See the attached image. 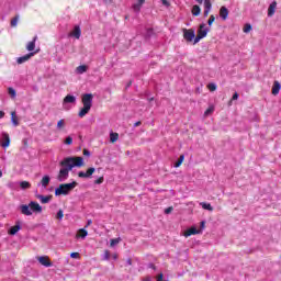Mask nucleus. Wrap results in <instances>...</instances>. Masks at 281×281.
Wrapping results in <instances>:
<instances>
[{"mask_svg": "<svg viewBox=\"0 0 281 281\" xmlns=\"http://www.w3.org/2000/svg\"><path fill=\"white\" fill-rule=\"evenodd\" d=\"M183 159H186L184 155H181L178 159V161L175 162V168H179L181 166V164H183Z\"/></svg>", "mask_w": 281, "mask_h": 281, "instance_id": "c85d7f7f", "label": "nucleus"}, {"mask_svg": "<svg viewBox=\"0 0 281 281\" xmlns=\"http://www.w3.org/2000/svg\"><path fill=\"white\" fill-rule=\"evenodd\" d=\"M183 38L187 41V43H192L194 41V36H196V33L194 32V29H183Z\"/></svg>", "mask_w": 281, "mask_h": 281, "instance_id": "20e7f679", "label": "nucleus"}, {"mask_svg": "<svg viewBox=\"0 0 281 281\" xmlns=\"http://www.w3.org/2000/svg\"><path fill=\"white\" fill-rule=\"evenodd\" d=\"M0 177H3V171L0 170Z\"/></svg>", "mask_w": 281, "mask_h": 281, "instance_id": "69168bd1", "label": "nucleus"}, {"mask_svg": "<svg viewBox=\"0 0 281 281\" xmlns=\"http://www.w3.org/2000/svg\"><path fill=\"white\" fill-rule=\"evenodd\" d=\"M3 117H5V112L0 111V120L3 119Z\"/></svg>", "mask_w": 281, "mask_h": 281, "instance_id": "4d7b16f0", "label": "nucleus"}, {"mask_svg": "<svg viewBox=\"0 0 281 281\" xmlns=\"http://www.w3.org/2000/svg\"><path fill=\"white\" fill-rule=\"evenodd\" d=\"M280 89L281 85L279 83V81H274L272 87V95H278V93H280Z\"/></svg>", "mask_w": 281, "mask_h": 281, "instance_id": "aec40b11", "label": "nucleus"}, {"mask_svg": "<svg viewBox=\"0 0 281 281\" xmlns=\"http://www.w3.org/2000/svg\"><path fill=\"white\" fill-rule=\"evenodd\" d=\"M214 21H216V18L214 15H211L209 21H207V24L212 25V23H214Z\"/></svg>", "mask_w": 281, "mask_h": 281, "instance_id": "37998d69", "label": "nucleus"}, {"mask_svg": "<svg viewBox=\"0 0 281 281\" xmlns=\"http://www.w3.org/2000/svg\"><path fill=\"white\" fill-rule=\"evenodd\" d=\"M65 144L67 146H71L74 144V138L71 136L66 137Z\"/></svg>", "mask_w": 281, "mask_h": 281, "instance_id": "f704fd0d", "label": "nucleus"}, {"mask_svg": "<svg viewBox=\"0 0 281 281\" xmlns=\"http://www.w3.org/2000/svg\"><path fill=\"white\" fill-rule=\"evenodd\" d=\"M121 238H114L110 240V247H115V245H120Z\"/></svg>", "mask_w": 281, "mask_h": 281, "instance_id": "7c9ffc66", "label": "nucleus"}, {"mask_svg": "<svg viewBox=\"0 0 281 281\" xmlns=\"http://www.w3.org/2000/svg\"><path fill=\"white\" fill-rule=\"evenodd\" d=\"M110 258H111V252H109V250H105L104 260H109Z\"/></svg>", "mask_w": 281, "mask_h": 281, "instance_id": "49530a36", "label": "nucleus"}, {"mask_svg": "<svg viewBox=\"0 0 281 281\" xmlns=\"http://www.w3.org/2000/svg\"><path fill=\"white\" fill-rule=\"evenodd\" d=\"M81 102L83 104V108L79 111V116L85 117L87 113L91 111V108L93 106V94L86 93L82 95Z\"/></svg>", "mask_w": 281, "mask_h": 281, "instance_id": "f03ea898", "label": "nucleus"}, {"mask_svg": "<svg viewBox=\"0 0 281 281\" xmlns=\"http://www.w3.org/2000/svg\"><path fill=\"white\" fill-rule=\"evenodd\" d=\"M78 177H79L80 179H87V172H85V171H79V172H78Z\"/></svg>", "mask_w": 281, "mask_h": 281, "instance_id": "ea45409f", "label": "nucleus"}, {"mask_svg": "<svg viewBox=\"0 0 281 281\" xmlns=\"http://www.w3.org/2000/svg\"><path fill=\"white\" fill-rule=\"evenodd\" d=\"M113 259H114V260H117V255H114V256H113Z\"/></svg>", "mask_w": 281, "mask_h": 281, "instance_id": "0e129e2a", "label": "nucleus"}, {"mask_svg": "<svg viewBox=\"0 0 281 281\" xmlns=\"http://www.w3.org/2000/svg\"><path fill=\"white\" fill-rule=\"evenodd\" d=\"M117 139H120V134H117V133L110 134V142H112V144H115V142H117Z\"/></svg>", "mask_w": 281, "mask_h": 281, "instance_id": "bb28decb", "label": "nucleus"}, {"mask_svg": "<svg viewBox=\"0 0 281 281\" xmlns=\"http://www.w3.org/2000/svg\"><path fill=\"white\" fill-rule=\"evenodd\" d=\"M203 37H200L199 35L194 36L193 38V45H196Z\"/></svg>", "mask_w": 281, "mask_h": 281, "instance_id": "c03bdc74", "label": "nucleus"}, {"mask_svg": "<svg viewBox=\"0 0 281 281\" xmlns=\"http://www.w3.org/2000/svg\"><path fill=\"white\" fill-rule=\"evenodd\" d=\"M196 3H203V0H195ZM212 10V1L211 0H204V16H209L210 11Z\"/></svg>", "mask_w": 281, "mask_h": 281, "instance_id": "423d86ee", "label": "nucleus"}, {"mask_svg": "<svg viewBox=\"0 0 281 281\" xmlns=\"http://www.w3.org/2000/svg\"><path fill=\"white\" fill-rule=\"evenodd\" d=\"M81 34L82 31L80 30V26H75L72 36H75V38H80Z\"/></svg>", "mask_w": 281, "mask_h": 281, "instance_id": "b1692460", "label": "nucleus"}, {"mask_svg": "<svg viewBox=\"0 0 281 281\" xmlns=\"http://www.w3.org/2000/svg\"><path fill=\"white\" fill-rule=\"evenodd\" d=\"M138 3H134L132 5V10H134V12L136 14H139V12H142V5H144V3H146V0H137Z\"/></svg>", "mask_w": 281, "mask_h": 281, "instance_id": "9b49d317", "label": "nucleus"}, {"mask_svg": "<svg viewBox=\"0 0 281 281\" xmlns=\"http://www.w3.org/2000/svg\"><path fill=\"white\" fill-rule=\"evenodd\" d=\"M37 38H38V37L35 36V37L33 38V41H31V42L27 43V45H26L27 52L33 53L34 49H36V40H37Z\"/></svg>", "mask_w": 281, "mask_h": 281, "instance_id": "2eb2a0df", "label": "nucleus"}, {"mask_svg": "<svg viewBox=\"0 0 281 281\" xmlns=\"http://www.w3.org/2000/svg\"><path fill=\"white\" fill-rule=\"evenodd\" d=\"M63 126H65V120H59L57 123V130L60 131V128H63Z\"/></svg>", "mask_w": 281, "mask_h": 281, "instance_id": "e433bc0d", "label": "nucleus"}, {"mask_svg": "<svg viewBox=\"0 0 281 281\" xmlns=\"http://www.w3.org/2000/svg\"><path fill=\"white\" fill-rule=\"evenodd\" d=\"M126 265H128V266L133 265V259L128 258V259L126 260Z\"/></svg>", "mask_w": 281, "mask_h": 281, "instance_id": "6e6d98bb", "label": "nucleus"}, {"mask_svg": "<svg viewBox=\"0 0 281 281\" xmlns=\"http://www.w3.org/2000/svg\"><path fill=\"white\" fill-rule=\"evenodd\" d=\"M70 258H80V252H71Z\"/></svg>", "mask_w": 281, "mask_h": 281, "instance_id": "de8ad7c7", "label": "nucleus"}, {"mask_svg": "<svg viewBox=\"0 0 281 281\" xmlns=\"http://www.w3.org/2000/svg\"><path fill=\"white\" fill-rule=\"evenodd\" d=\"M35 54H38V50L33 52V53H29V54H26V55H24V56H22V57H19V58L16 59L18 65H23V63H27V60H30V58H32L33 56H35Z\"/></svg>", "mask_w": 281, "mask_h": 281, "instance_id": "0eeeda50", "label": "nucleus"}, {"mask_svg": "<svg viewBox=\"0 0 281 281\" xmlns=\"http://www.w3.org/2000/svg\"><path fill=\"white\" fill-rule=\"evenodd\" d=\"M18 23H19V15H16L11 20V27H16Z\"/></svg>", "mask_w": 281, "mask_h": 281, "instance_id": "2f4dec72", "label": "nucleus"}, {"mask_svg": "<svg viewBox=\"0 0 281 281\" xmlns=\"http://www.w3.org/2000/svg\"><path fill=\"white\" fill-rule=\"evenodd\" d=\"M232 100H238V92H235L232 97Z\"/></svg>", "mask_w": 281, "mask_h": 281, "instance_id": "864d4df0", "label": "nucleus"}, {"mask_svg": "<svg viewBox=\"0 0 281 281\" xmlns=\"http://www.w3.org/2000/svg\"><path fill=\"white\" fill-rule=\"evenodd\" d=\"M210 32L209 27H205V23L200 24L198 30V36L205 38L207 36V33Z\"/></svg>", "mask_w": 281, "mask_h": 281, "instance_id": "1a4fd4ad", "label": "nucleus"}, {"mask_svg": "<svg viewBox=\"0 0 281 281\" xmlns=\"http://www.w3.org/2000/svg\"><path fill=\"white\" fill-rule=\"evenodd\" d=\"M276 8H278V2L273 1L268 8V16L276 14Z\"/></svg>", "mask_w": 281, "mask_h": 281, "instance_id": "f3484780", "label": "nucleus"}, {"mask_svg": "<svg viewBox=\"0 0 281 281\" xmlns=\"http://www.w3.org/2000/svg\"><path fill=\"white\" fill-rule=\"evenodd\" d=\"M131 85H133V81H130V82L126 85V89H128V87H131Z\"/></svg>", "mask_w": 281, "mask_h": 281, "instance_id": "e2e57ef3", "label": "nucleus"}, {"mask_svg": "<svg viewBox=\"0 0 281 281\" xmlns=\"http://www.w3.org/2000/svg\"><path fill=\"white\" fill-rule=\"evenodd\" d=\"M94 183H95L97 186H100V183H104V177H100L99 179H97V180L94 181Z\"/></svg>", "mask_w": 281, "mask_h": 281, "instance_id": "79ce46f5", "label": "nucleus"}, {"mask_svg": "<svg viewBox=\"0 0 281 281\" xmlns=\"http://www.w3.org/2000/svg\"><path fill=\"white\" fill-rule=\"evenodd\" d=\"M19 232H21V221H16L15 225L12 226L9 231L8 234L10 236H16V234H19Z\"/></svg>", "mask_w": 281, "mask_h": 281, "instance_id": "6e6552de", "label": "nucleus"}, {"mask_svg": "<svg viewBox=\"0 0 281 281\" xmlns=\"http://www.w3.org/2000/svg\"><path fill=\"white\" fill-rule=\"evenodd\" d=\"M29 206L31 207V212L34 214H41V212H43V206H41L38 202L31 201Z\"/></svg>", "mask_w": 281, "mask_h": 281, "instance_id": "39448f33", "label": "nucleus"}, {"mask_svg": "<svg viewBox=\"0 0 281 281\" xmlns=\"http://www.w3.org/2000/svg\"><path fill=\"white\" fill-rule=\"evenodd\" d=\"M8 93L11 98H16V90H14V88H9Z\"/></svg>", "mask_w": 281, "mask_h": 281, "instance_id": "72a5a7b5", "label": "nucleus"}, {"mask_svg": "<svg viewBox=\"0 0 281 281\" xmlns=\"http://www.w3.org/2000/svg\"><path fill=\"white\" fill-rule=\"evenodd\" d=\"M143 281H153V278H150V277H145V278L143 279Z\"/></svg>", "mask_w": 281, "mask_h": 281, "instance_id": "052dcab7", "label": "nucleus"}, {"mask_svg": "<svg viewBox=\"0 0 281 281\" xmlns=\"http://www.w3.org/2000/svg\"><path fill=\"white\" fill-rule=\"evenodd\" d=\"M59 166L61 168L57 175V181L63 183V181H67V179H69L70 170H74V168H82V166H85V158L67 157L59 162Z\"/></svg>", "mask_w": 281, "mask_h": 281, "instance_id": "f257e3e1", "label": "nucleus"}, {"mask_svg": "<svg viewBox=\"0 0 281 281\" xmlns=\"http://www.w3.org/2000/svg\"><path fill=\"white\" fill-rule=\"evenodd\" d=\"M78 186V182L72 181L70 183H63L59 184L58 188L55 189V196H67V194H69V192H72V190Z\"/></svg>", "mask_w": 281, "mask_h": 281, "instance_id": "7ed1b4c3", "label": "nucleus"}, {"mask_svg": "<svg viewBox=\"0 0 281 281\" xmlns=\"http://www.w3.org/2000/svg\"><path fill=\"white\" fill-rule=\"evenodd\" d=\"M220 16L223 21H227V18L229 16V10L226 9V7H221Z\"/></svg>", "mask_w": 281, "mask_h": 281, "instance_id": "f8f14e48", "label": "nucleus"}, {"mask_svg": "<svg viewBox=\"0 0 281 281\" xmlns=\"http://www.w3.org/2000/svg\"><path fill=\"white\" fill-rule=\"evenodd\" d=\"M200 229H205V221H202V222L200 223Z\"/></svg>", "mask_w": 281, "mask_h": 281, "instance_id": "603ef678", "label": "nucleus"}, {"mask_svg": "<svg viewBox=\"0 0 281 281\" xmlns=\"http://www.w3.org/2000/svg\"><path fill=\"white\" fill-rule=\"evenodd\" d=\"M195 234H201V231L196 229V227H191L184 232V237L188 238L190 236H194Z\"/></svg>", "mask_w": 281, "mask_h": 281, "instance_id": "4468645a", "label": "nucleus"}, {"mask_svg": "<svg viewBox=\"0 0 281 281\" xmlns=\"http://www.w3.org/2000/svg\"><path fill=\"white\" fill-rule=\"evenodd\" d=\"M192 14L193 16H199V14H201V7H199L198 4H194L192 8Z\"/></svg>", "mask_w": 281, "mask_h": 281, "instance_id": "393cba45", "label": "nucleus"}, {"mask_svg": "<svg viewBox=\"0 0 281 281\" xmlns=\"http://www.w3.org/2000/svg\"><path fill=\"white\" fill-rule=\"evenodd\" d=\"M91 223H93V222L91 220H88L86 227H89V225H91Z\"/></svg>", "mask_w": 281, "mask_h": 281, "instance_id": "680f3d73", "label": "nucleus"}, {"mask_svg": "<svg viewBox=\"0 0 281 281\" xmlns=\"http://www.w3.org/2000/svg\"><path fill=\"white\" fill-rule=\"evenodd\" d=\"M161 2L166 8H170V2H168V0H161Z\"/></svg>", "mask_w": 281, "mask_h": 281, "instance_id": "09e8293b", "label": "nucleus"}, {"mask_svg": "<svg viewBox=\"0 0 281 281\" xmlns=\"http://www.w3.org/2000/svg\"><path fill=\"white\" fill-rule=\"evenodd\" d=\"M148 269H154V271L157 269V267L154 266V263H148Z\"/></svg>", "mask_w": 281, "mask_h": 281, "instance_id": "5fc2aeb1", "label": "nucleus"}, {"mask_svg": "<svg viewBox=\"0 0 281 281\" xmlns=\"http://www.w3.org/2000/svg\"><path fill=\"white\" fill-rule=\"evenodd\" d=\"M11 122L13 126H19V119H16V112H11Z\"/></svg>", "mask_w": 281, "mask_h": 281, "instance_id": "a878e982", "label": "nucleus"}, {"mask_svg": "<svg viewBox=\"0 0 281 281\" xmlns=\"http://www.w3.org/2000/svg\"><path fill=\"white\" fill-rule=\"evenodd\" d=\"M175 209L172 206H169L165 210V214H171Z\"/></svg>", "mask_w": 281, "mask_h": 281, "instance_id": "a18cd8bd", "label": "nucleus"}, {"mask_svg": "<svg viewBox=\"0 0 281 281\" xmlns=\"http://www.w3.org/2000/svg\"><path fill=\"white\" fill-rule=\"evenodd\" d=\"M200 205L201 207H203V210H207L209 212H214V207L210 203L201 202Z\"/></svg>", "mask_w": 281, "mask_h": 281, "instance_id": "4be33fe9", "label": "nucleus"}, {"mask_svg": "<svg viewBox=\"0 0 281 281\" xmlns=\"http://www.w3.org/2000/svg\"><path fill=\"white\" fill-rule=\"evenodd\" d=\"M32 187V184L30 183V182H27V181H21L20 182V188L22 189V190H27L29 188H31Z\"/></svg>", "mask_w": 281, "mask_h": 281, "instance_id": "cd10ccee", "label": "nucleus"}, {"mask_svg": "<svg viewBox=\"0 0 281 281\" xmlns=\"http://www.w3.org/2000/svg\"><path fill=\"white\" fill-rule=\"evenodd\" d=\"M86 236H89V232H87L85 228H80L77 234V238H85Z\"/></svg>", "mask_w": 281, "mask_h": 281, "instance_id": "5701e85b", "label": "nucleus"}, {"mask_svg": "<svg viewBox=\"0 0 281 281\" xmlns=\"http://www.w3.org/2000/svg\"><path fill=\"white\" fill-rule=\"evenodd\" d=\"M211 113H214V108H209L205 112H204V115L207 116V115H211Z\"/></svg>", "mask_w": 281, "mask_h": 281, "instance_id": "58836bf2", "label": "nucleus"}, {"mask_svg": "<svg viewBox=\"0 0 281 281\" xmlns=\"http://www.w3.org/2000/svg\"><path fill=\"white\" fill-rule=\"evenodd\" d=\"M83 155L86 157H91V151H89L88 149H83Z\"/></svg>", "mask_w": 281, "mask_h": 281, "instance_id": "8fccbe9b", "label": "nucleus"}, {"mask_svg": "<svg viewBox=\"0 0 281 281\" xmlns=\"http://www.w3.org/2000/svg\"><path fill=\"white\" fill-rule=\"evenodd\" d=\"M76 102V97L71 95V94H67L64 98V104H75Z\"/></svg>", "mask_w": 281, "mask_h": 281, "instance_id": "a211bd4d", "label": "nucleus"}, {"mask_svg": "<svg viewBox=\"0 0 281 281\" xmlns=\"http://www.w3.org/2000/svg\"><path fill=\"white\" fill-rule=\"evenodd\" d=\"M21 214L24 216H32V210L30 207V204H22L20 205Z\"/></svg>", "mask_w": 281, "mask_h": 281, "instance_id": "9d476101", "label": "nucleus"}, {"mask_svg": "<svg viewBox=\"0 0 281 281\" xmlns=\"http://www.w3.org/2000/svg\"><path fill=\"white\" fill-rule=\"evenodd\" d=\"M2 137L4 139V142L2 143V148H8V146H10V135L8 133H3Z\"/></svg>", "mask_w": 281, "mask_h": 281, "instance_id": "6ab92c4d", "label": "nucleus"}, {"mask_svg": "<svg viewBox=\"0 0 281 281\" xmlns=\"http://www.w3.org/2000/svg\"><path fill=\"white\" fill-rule=\"evenodd\" d=\"M38 262L43 265V267H52L53 263L49 261V257L47 256H42L38 258Z\"/></svg>", "mask_w": 281, "mask_h": 281, "instance_id": "ddd939ff", "label": "nucleus"}, {"mask_svg": "<svg viewBox=\"0 0 281 281\" xmlns=\"http://www.w3.org/2000/svg\"><path fill=\"white\" fill-rule=\"evenodd\" d=\"M36 199L41 201V203H49L52 201V195H43V194H35Z\"/></svg>", "mask_w": 281, "mask_h": 281, "instance_id": "dca6fc26", "label": "nucleus"}, {"mask_svg": "<svg viewBox=\"0 0 281 281\" xmlns=\"http://www.w3.org/2000/svg\"><path fill=\"white\" fill-rule=\"evenodd\" d=\"M244 32L245 34H249V32H251V24H245Z\"/></svg>", "mask_w": 281, "mask_h": 281, "instance_id": "c9c22d12", "label": "nucleus"}, {"mask_svg": "<svg viewBox=\"0 0 281 281\" xmlns=\"http://www.w3.org/2000/svg\"><path fill=\"white\" fill-rule=\"evenodd\" d=\"M93 172H95V168L90 167V168L87 170V172H86L87 179H91V177L93 176Z\"/></svg>", "mask_w": 281, "mask_h": 281, "instance_id": "c756f323", "label": "nucleus"}, {"mask_svg": "<svg viewBox=\"0 0 281 281\" xmlns=\"http://www.w3.org/2000/svg\"><path fill=\"white\" fill-rule=\"evenodd\" d=\"M63 216H65V214L63 213V210H59L57 212L56 218H58V221H63Z\"/></svg>", "mask_w": 281, "mask_h": 281, "instance_id": "4c0bfd02", "label": "nucleus"}, {"mask_svg": "<svg viewBox=\"0 0 281 281\" xmlns=\"http://www.w3.org/2000/svg\"><path fill=\"white\" fill-rule=\"evenodd\" d=\"M49 181H52V178L49 176H44L42 178L41 183H38V186H43V188H47V186H49Z\"/></svg>", "mask_w": 281, "mask_h": 281, "instance_id": "412c9836", "label": "nucleus"}, {"mask_svg": "<svg viewBox=\"0 0 281 281\" xmlns=\"http://www.w3.org/2000/svg\"><path fill=\"white\" fill-rule=\"evenodd\" d=\"M103 3H105V5H111V3H113V0H103Z\"/></svg>", "mask_w": 281, "mask_h": 281, "instance_id": "3c124183", "label": "nucleus"}, {"mask_svg": "<svg viewBox=\"0 0 281 281\" xmlns=\"http://www.w3.org/2000/svg\"><path fill=\"white\" fill-rule=\"evenodd\" d=\"M86 71H87V66L81 65V66L77 67V72L85 74Z\"/></svg>", "mask_w": 281, "mask_h": 281, "instance_id": "473e14b6", "label": "nucleus"}, {"mask_svg": "<svg viewBox=\"0 0 281 281\" xmlns=\"http://www.w3.org/2000/svg\"><path fill=\"white\" fill-rule=\"evenodd\" d=\"M8 186L13 190V188H14V186H16V183H14V182H9Z\"/></svg>", "mask_w": 281, "mask_h": 281, "instance_id": "bf43d9fd", "label": "nucleus"}, {"mask_svg": "<svg viewBox=\"0 0 281 281\" xmlns=\"http://www.w3.org/2000/svg\"><path fill=\"white\" fill-rule=\"evenodd\" d=\"M137 126H142V121H137V122L134 124V127H137Z\"/></svg>", "mask_w": 281, "mask_h": 281, "instance_id": "13d9d810", "label": "nucleus"}, {"mask_svg": "<svg viewBox=\"0 0 281 281\" xmlns=\"http://www.w3.org/2000/svg\"><path fill=\"white\" fill-rule=\"evenodd\" d=\"M207 89H209L210 91H214V90L216 89V83H209V85H207Z\"/></svg>", "mask_w": 281, "mask_h": 281, "instance_id": "a19ab883", "label": "nucleus"}]
</instances>
